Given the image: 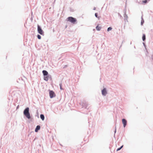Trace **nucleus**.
Masks as SVG:
<instances>
[{"label": "nucleus", "instance_id": "2", "mask_svg": "<svg viewBox=\"0 0 153 153\" xmlns=\"http://www.w3.org/2000/svg\"><path fill=\"white\" fill-rule=\"evenodd\" d=\"M37 30L39 33L41 35H44V33L39 25H37Z\"/></svg>", "mask_w": 153, "mask_h": 153}, {"label": "nucleus", "instance_id": "12", "mask_svg": "<svg viewBox=\"0 0 153 153\" xmlns=\"http://www.w3.org/2000/svg\"><path fill=\"white\" fill-rule=\"evenodd\" d=\"M142 39L143 41H144L146 39V36L145 34H143L142 37Z\"/></svg>", "mask_w": 153, "mask_h": 153}, {"label": "nucleus", "instance_id": "15", "mask_svg": "<svg viewBox=\"0 0 153 153\" xmlns=\"http://www.w3.org/2000/svg\"><path fill=\"white\" fill-rule=\"evenodd\" d=\"M95 16L98 18V19H100V17L99 16H98L97 13H95Z\"/></svg>", "mask_w": 153, "mask_h": 153}, {"label": "nucleus", "instance_id": "7", "mask_svg": "<svg viewBox=\"0 0 153 153\" xmlns=\"http://www.w3.org/2000/svg\"><path fill=\"white\" fill-rule=\"evenodd\" d=\"M42 73H43L44 76H47L48 74V72L47 71H45V70L43 71Z\"/></svg>", "mask_w": 153, "mask_h": 153}, {"label": "nucleus", "instance_id": "3", "mask_svg": "<svg viewBox=\"0 0 153 153\" xmlns=\"http://www.w3.org/2000/svg\"><path fill=\"white\" fill-rule=\"evenodd\" d=\"M68 21L71 22L74 24L76 21V19L75 18H73L72 17H69L68 18Z\"/></svg>", "mask_w": 153, "mask_h": 153}, {"label": "nucleus", "instance_id": "5", "mask_svg": "<svg viewBox=\"0 0 153 153\" xmlns=\"http://www.w3.org/2000/svg\"><path fill=\"white\" fill-rule=\"evenodd\" d=\"M102 94L103 95L105 96L106 94L107 93V92L106 90V89L105 88H104L103 89V90H102Z\"/></svg>", "mask_w": 153, "mask_h": 153}, {"label": "nucleus", "instance_id": "14", "mask_svg": "<svg viewBox=\"0 0 153 153\" xmlns=\"http://www.w3.org/2000/svg\"><path fill=\"white\" fill-rule=\"evenodd\" d=\"M112 29V28L111 27H109L107 29L108 31L111 30Z\"/></svg>", "mask_w": 153, "mask_h": 153}, {"label": "nucleus", "instance_id": "18", "mask_svg": "<svg viewBox=\"0 0 153 153\" xmlns=\"http://www.w3.org/2000/svg\"><path fill=\"white\" fill-rule=\"evenodd\" d=\"M60 89H62V86H61L62 84H60Z\"/></svg>", "mask_w": 153, "mask_h": 153}, {"label": "nucleus", "instance_id": "17", "mask_svg": "<svg viewBox=\"0 0 153 153\" xmlns=\"http://www.w3.org/2000/svg\"><path fill=\"white\" fill-rule=\"evenodd\" d=\"M147 0H144V1H143V2L145 3H147Z\"/></svg>", "mask_w": 153, "mask_h": 153}, {"label": "nucleus", "instance_id": "4", "mask_svg": "<svg viewBox=\"0 0 153 153\" xmlns=\"http://www.w3.org/2000/svg\"><path fill=\"white\" fill-rule=\"evenodd\" d=\"M49 95L51 98H52L56 96V94L54 91H49Z\"/></svg>", "mask_w": 153, "mask_h": 153}, {"label": "nucleus", "instance_id": "16", "mask_svg": "<svg viewBox=\"0 0 153 153\" xmlns=\"http://www.w3.org/2000/svg\"><path fill=\"white\" fill-rule=\"evenodd\" d=\"M37 38L39 39H41V36L39 35H38Z\"/></svg>", "mask_w": 153, "mask_h": 153}, {"label": "nucleus", "instance_id": "9", "mask_svg": "<svg viewBox=\"0 0 153 153\" xmlns=\"http://www.w3.org/2000/svg\"><path fill=\"white\" fill-rule=\"evenodd\" d=\"M49 76H44V80L48 81V80Z\"/></svg>", "mask_w": 153, "mask_h": 153}, {"label": "nucleus", "instance_id": "10", "mask_svg": "<svg viewBox=\"0 0 153 153\" xmlns=\"http://www.w3.org/2000/svg\"><path fill=\"white\" fill-rule=\"evenodd\" d=\"M101 27H99L98 25H97L96 27V29L97 30H100L101 29Z\"/></svg>", "mask_w": 153, "mask_h": 153}, {"label": "nucleus", "instance_id": "1", "mask_svg": "<svg viewBox=\"0 0 153 153\" xmlns=\"http://www.w3.org/2000/svg\"><path fill=\"white\" fill-rule=\"evenodd\" d=\"M24 114L28 119H29L30 118L29 108L27 107L25 109L24 111Z\"/></svg>", "mask_w": 153, "mask_h": 153}, {"label": "nucleus", "instance_id": "13", "mask_svg": "<svg viewBox=\"0 0 153 153\" xmlns=\"http://www.w3.org/2000/svg\"><path fill=\"white\" fill-rule=\"evenodd\" d=\"M123 145H122L120 148H118L117 150V151L120 150L123 148Z\"/></svg>", "mask_w": 153, "mask_h": 153}, {"label": "nucleus", "instance_id": "6", "mask_svg": "<svg viewBox=\"0 0 153 153\" xmlns=\"http://www.w3.org/2000/svg\"><path fill=\"white\" fill-rule=\"evenodd\" d=\"M122 123L123 124L124 127H125L127 124V121L124 119L122 120Z\"/></svg>", "mask_w": 153, "mask_h": 153}, {"label": "nucleus", "instance_id": "8", "mask_svg": "<svg viewBox=\"0 0 153 153\" xmlns=\"http://www.w3.org/2000/svg\"><path fill=\"white\" fill-rule=\"evenodd\" d=\"M40 127L39 126H37L35 129V131L37 132L40 129Z\"/></svg>", "mask_w": 153, "mask_h": 153}, {"label": "nucleus", "instance_id": "11", "mask_svg": "<svg viewBox=\"0 0 153 153\" xmlns=\"http://www.w3.org/2000/svg\"><path fill=\"white\" fill-rule=\"evenodd\" d=\"M40 117L41 118L42 120H43L45 118L44 115L43 114H41Z\"/></svg>", "mask_w": 153, "mask_h": 153}]
</instances>
